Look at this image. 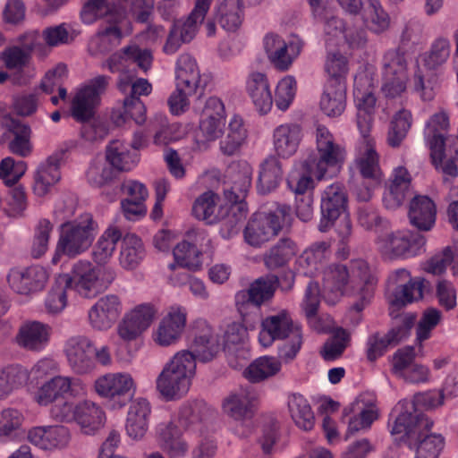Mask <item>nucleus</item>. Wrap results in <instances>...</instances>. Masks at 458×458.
Instances as JSON below:
<instances>
[{"label":"nucleus","instance_id":"obj_7","mask_svg":"<svg viewBox=\"0 0 458 458\" xmlns=\"http://www.w3.org/2000/svg\"><path fill=\"white\" fill-rule=\"evenodd\" d=\"M276 339L284 340L278 347L277 359L281 363L295 360L303 344L301 326L293 322L291 317H266L261 322L259 344L267 348Z\"/></svg>","mask_w":458,"mask_h":458},{"label":"nucleus","instance_id":"obj_43","mask_svg":"<svg viewBox=\"0 0 458 458\" xmlns=\"http://www.w3.org/2000/svg\"><path fill=\"white\" fill-rule=\"evenodd\" d=\"M60 179V158L57 155L50 156L34 173V193L38 197L47 195Z\"/></svg>","mask_w":458,"mask_h":458},{"label":"nucleus","instance_id":"obj_3","mask_svg":"<svg viewBox=\"0 0 458 458\" xmlns=\"http://www.w3.org/2000/svg\"><path fill=\"white\" fill-rule=\"evenodd\" d=\"M196 369L197 363L191 352H177L165 364L156 379L157 392L166 401L182 398L191 386Z\"/></svg>","mask_w":458,"mask_h":458},{"label":"nucleus","instance_id":"obj_46","mask_svg":"<svg viewBox=\"0 0 458 458\" xmlns=\"http://www.w3.org/2000/svg\"><path fill=\"white\" fill-rule=\"evenodd\" d=\"M122 18L103 26L89 42V51L93 55H101L116 47L122 38Z\"/></svg>","mask_w":458,"mask_h":458},{"label":"nucleus","instance_id":"obj_2","mask_svg":"<svg viewBox=\"0 0 458 458\" xmlns=\"http://www.w3.org/2000/svg\"><path fill=\"white\" fill-rule=\"evenodd\" d=\"M207 424L200 418V405L198 403L182 404L169 421L161 422L156 428L159 447L170 458H183L189 450L182 434L202 436Z\"/></svg>","mask_w":458,"mask_h":458},{"label":"nucleus","instance_id":"obj_4","mask_svg":"<svg viewBox=\"0 0 458 458\" xmlns=\"http://www.w3.org/2000/svg\"><path fill=\"white\" fill-rule=\"evenodd\" d=\"M314 137L316 148L305 160V166L318 180L337 175L347 157L344 146L322 124L316 127Z\"/></svg>","mask_w":458,"mask_h":458},{"label":"nucleus","instance_id":"obj_25","mask_svg":"<svg viewBox=\"0 0 458 458\" xmlns=\"http://www.w3.org/2000/svg\"><path fill=\"white\" fill-rule=\"evenodd\" d=\"M390 281L396 284L388 299L392 309H401L422 297L424 280L420 277L411 278L408 270H396L391 275Z\"/></svg>","mask_w":458,"mask_h":458},{"label":"nucleus","instance_id":"obj_22","mask_svg":"<svg viewBox=\"0 0 458 458\" xmlns=\"http://www.w3.org/2000/svg\"><path fill=\"white\" fill-rule=\"evenodd\" d=\"M352 285L360 286V297L351 306V311L360 313L365 311L371 301L377 278L373 275L369 263L363 259H352L347 267Z\"/></svg>","mask_w":458,"mask_h":458},{"label":"nucleus","instance_id":"obj_56","mask_svg":"<svg viewBox=\"0 0 458 458\" xmlns=\"http://www.w3.org/2000/svg\"><path fill=\"white\" fill-rule=\"evenodd\" d=\"M2 123L14 136L9 143L10 150L18 156L28 157L32 151L30 127L9 115L3 118Z\"/></svg>","mask_w":458,"mask_h":458},{"label":"nucleus","instance_id":"obj_53","mask_svg":"<svg viewBox=\"0 0 458 458\" xmlns=\"http://www.w3.org/2000/svg\"><path fill=\"white\" fill-rule=\"evenodd\" d=\"M146 256L143 242L140 237L133 233H127L122 239L119 264L125 270L135 269Z\"/></svg>","mask_w":458,"mask_h":458},{"label":"nucleus","instance_id":"obj_30","mask_svg":"<svg viewBox=\"0 0 458 458\" xmlns=\"http://www.w3.org/2000/svg\"><path fill=\"white\" fill-rule=\"evenodd\" d=\"M53 328L48 324L38 320L22 324L15 335V344L27 351L40 352L50 343Z\"/></svg>","mask_w":458,"mask_h":458},{"label":"nucleus","instance_id":"obj_42","mask_svg":"<svg viewBox=\"0 0 458 458\" xmlns=\"http://www.w3.org/2000/svg\"><path fill=\"white\" fill-rule=\"evenodd\" d=\"M408 216L413 226L420 231H429L436 223V204L428 196H416L410 203Z\"/></svg>","mask_w":458,"mask_h":458},{"label":"nucleus","instance_id":"obj_19","mask_svg":"<svg viewBox=\"0 0 458 458\" xmlns=\"http://www.w3.org/2000/svg\"><path fill=\"white\" fill-rule=\"evenodd\" d=\"M188 335L193 339L191 348L195 360L207 362L223 351L218 334L213 332L204 317H195L190 321Z\"/></svg>","mask_w":458,"mask_h":458},{"label":"nucleus","instance_id":"obj_5","mask_svg":"<svg viewBox=\"0 0 458 458\" xmlns=\"http://www.w3.org/2000/svg\"><path fill=\"white\" fill-rule=\"evenodd\" d=\"M449 120L445 112L433 114L424 129V139L430 149L432 162L443 173L458 175V143L453 138H444Z\"/></svg>","mask_w":458,"mask_h":458},{"label":"nucleus","instance_id":"obj_55","mask_svg":"<svg viewBox=\"0 0 458 458\" xmlns=\"http://www.w3.org/2000/svg\"><path fill=\"white\" fill-rule=\"evenodd\" d=\"M122 238L120 229L108 226L98 239L92 250V259L99 267H107L116 249L117 242Z\"/></svg>","mask_w":458,"mask_h":458},{"label":"nucleus","instance_id":"obj_20","mask_svg":"<svg viewBox=\"0 0 458 458\" xmlns=\"http://www.w3.org/2000/svg\"><path fill=\"white\" fill-rule=\"evenodd\" d=\"M209 244L211 239L205 230L192 229L187 233L186 239L179 242L173 250L174 263L169 265L170 269H174L176 266L188 268L190 270H198L201 267V251L197 245L202 246L204 243Z\"/></svg>","mask_w":458,"mask_h":458},{"label":"nucleus","instance_id":"obj_51","mask_svg":"<svg viewBox=\"0 0 458 458\" xmlns=\"http://www.w3.org/2000/svg\"><path fill=\"white\" fill-rule=\"evenodd\" d=\"M451 267L454 276H458V242L445 247L423 263V269L428 274L441 276Z\"/></svg>","mask_w":458,"mask_h":458},{"label":"nucleus","instance_id":"obj_31","mask_svg":"<svg viewBox=\"0 0 458 458\" xmlns=\"http://www.w3.org/2000/svg\"><path fill=\"white\" fill-rule=\"evenodd\" d=\"M329 257V245L325 242H315L297 257L294 262V270L299 275L314 277L322 274Z\"/></svg>","mask_w":458,"mask_h":458},{"label":"nucleus","instance_id":"obj_15","mask_svg":"<svg viewBox=\"0 0 458 458\" xmlns=\"http://www.w3.org/2000/svg\"><path fill=\"white\" fill-rule=\"evenodd\" d=\"M86 394L87 386L81 378L57 374L38 386L32 398L39 406L52 407L67 396L76 398Z\"/></svg>","mask_w":458,"mask_h":458},{"label":"nucleus","instance_id":"obj_52","mask_svg":"<svg viewBox=\"0 0 458 458\" xmlns=\"http://www.w3.org/2000/svg\"><path fill=\"white\" fill-rule=\"evenodd\" d=\"M243 9L242 0H222L215 9V17L225 30L235 31L242 23Z\"/></svg>","mask_w":458,"mask_h":458},{"label":"nucleus","instance_id":"obj_57","mask_svg":"<svg viewBox=\"0 0 458 458\" xmlns=\"http://www.w3.org/2000/svg\"><path fill=\"white\" fill-rule=\"evenodd\" d=\"M283 176L279 160L275 156H268L259 165L257 188L261 194L276 190Z\"/></svg>","mask_w":458,"mask_h":458},{"label":"nucleus","instance_id":"obj_18","mask_svg":"<svg viewBox=\"0 0 458 458\" xmlns=\"http://www.w3.org/2000/svg\"><path fill=\"white\" fill-rule=\"evenodd\" d=\"M108 82L107 76L98 75L77 89L71 104V113L74 119L84 122L94 115Z\"/></svg>","mask_w":458,"mask_h":458},{"label":"nucleus","instance_id":"obj_14","mask_svg":"<svg viewBox=\"0 0 458 458\" xmlns=\"http://www.w3.org/2000/svg\"><path fill=\"white\" fill-rule=\"evenodd\" d=\"M379 415L376 394L372 392L360 394L343 410V420L346 423L345 439L359 432L369 430Z\"/></svg>","mask_w":458,"mask_h":458},{"label":"nucleus","instance_id":"obj_41","mask_svg":"<svg viewBox=\"0 0 458 458\" xmlns=\"http://www.w3.org/2000/svg\"><path fill=\"white\" fill-rule=\"evenodd\" d=\"M319 107L321 112L329 118L342 115L346 108V82H326Z\"/></svg>","mask_w":458,"mask_h":458},{"label":"nucleus","instance_id":"obj_16","mask_svg":"<svg viewBox=\"0 0 458 458\" xmlns=\"http://www.w3.org/2000/svg\"><path fill=\"white\" fill-rule=\"evenodd\" d=\"M426 239L410 230L387 232L377 237V250L388 259H409L425 251Z\"/></svg>","mask_w":458,"mask_h":458},{"label":"nucleus","instance_id":"obj_10","mask_svg":"<svg viewBox=\"0 0 458 458\" xmlns=\"http://www.w3.org/2000/svg\"><path fill=\"white\" fill-rule=\"evenodd\" d=\"M98 233V222L91 214L84 213L61 225L58 248L68 257L81 255L89 249Z\"/></svg>","mask_w":458,"mask_h":458},{"label":"nucleus","instance_id":"obj_54","mask_svg":"<svg viewBox=\"0 0 458 458\" xmlns=\"http://www.w3.org/2000/svg\"><path fill=\"white\" fill-rule=\"evenodd\" d=\"M106 157L115 170L121 172L131 171L139 161L136 151L119 140L110 142L106 148Z\"/></svg>","mask_w":458,"mask_h":458},{"label":"nucleus","instance_id":"obj_61","mask_svg":"<svg viewBox=\"0 0 458 458\" xmlns=\"http://www.w3.org/2000/svg\"><path fill=\"white\" fill-rule=\"evenodd\" d=\"M247 207L245 203L230 202L227 208V213L225 214L221 221L219 233L225 240L232 239L240 231V227L247 216Z\"/></svg>","mask_w":458,"mask_h":458},{"label":"nucleus","instance_id":"obj_12","mask_svg":"<svg viewBox=\"0 0 458 458\" xmlns=\"http://www.w3.org/2000/svg\"><path fill=\"white\" fill-rule=\"evenodd\" d=\"M138 389L134 377L128 371L106 372L96 377L92 383L93 392L109 403L110 409L124 408Z\"/></svg>","mask_w":458,"mask_h":458},{"label":"nucleus","instance_id":"obj_60","mask_svg":"<svg viewBox=\"0 0 458 458\" xmlns=\"http://www.w3.org/2000/svg\"><path fill=\"white\" fill-rule=\"evenodd\" d=\"M412 125L411 112L402 108L392 116L387 131L386 141L393 148L399 147L406 138Z\"/></svg>","mask_w":458,"mask_h":458},{"label":"nucleus","instance_id":"obj_6","mask_svg":"<svg viewBox=\"0 0 458 458\" xmlns=\"http://www.w3.org/2000/svg\"><path fill=\"white\" fill-rule=\"evenodd\" d=\"M115 278V271L111 267H99L89 260L76 261L70 273L61 275L57 284L73 290L85 298H93L108 288Z\"/></svg>","mask_w":458,"mask_h":458},{"label":"nucleus","instance_id":"obj_50","mask_svg":"<svg viewBox=\"0 0 458 458\" xmlns=\"http://www.w3.org/2000/svg\"><path fill=\"white\" fill-rule=\"evenodd\" d=\"M152 61V54L148 49L131 45L122 53L113 55L107 61V66L112 72H115L124 63L131 62L136 64L142 71L147 72L151 67Z\"/></svg>","mask_w":458,"mask_h":458},{"label":"nucleus","instance_id":"obj_62","mask_svg":"<svg viewBox=\"0 0 458 458\" xmlns=\"http://www.w3.org/2000/svg\"><path fill=\"white\" fill-rule=\"evenodd\" d=\"M450 55V40L440 36L433 40L429 51L420 55V62L428 70H436L447 62Z\"/></svg>","mask_w":458,"mask_h":458},{"label":"nucleus","instance_id":"obj_36","mask_svg":"<svg viewBox=\"0 0 458 458\" xmlns=\"http://www.w3.org/2000/svg\"><path fill=\"white\" fill-rule=\"evenodd\" d=\"M218 335L220 339L222 338V349L229 357L236 354L243 359L247 358L249 352L246 345L248 333L242 317L235 321L226 322L220 328Z\"/></svg>","mask_w":458,"mask_h":458},{"label":"nucleus","instance_id":"obj_21","mask_svg":"<svg viewBox=\"0 0 458 458\" xmlns=\"http://www.w3.org/2000/svg\"><path fill=\"white\" fill-rule=\"evenodd\" d=\"M264 47L274 66L280 71H286L301 55L303 42L296 36L285 40L278 35L269 34L264 38Z\"/></svg>","mask_w":458,"mask_h":458},{"label":"nucleus","instance_id":"obj_13","mask_svg":"<svg viewBox=\"0 0 458 458\" xmlns=\"http://www.w3.org/2000/svg\"><path fill=\"white\" fill-rule=\"evenodd\" d=\"M321 220L319 230L326 232L337 219L336 231L343 241L352 232V224L347 213V194L344 187L338 183L327 186L321 195Z\"/></svg>","mask_w":458,"mask_h":458},{"label":"nucleus","instance_id":"obj_35","mask_svg":"<svg viewBox=\"0 0 458 458\" xmlns=\"http://www.w3.org/2000/svg\"><path fill=\"white\" fill-rule=\"evenodd\" d=\"M325 301L334 305L344 294L345 287L352 284L346 265L332 264L325 267L322 272Z\"/></svg>","mask_w":458,"mask_h":458},{"label":"nucleus","instance_id":"obj_24","mask_svg":"<svg viewBox=\"0 0 458 458\" xmlns=\"http://www.w3.org/2000/svg\"><path fill=\"white\" fill-rule=\"evenodd\" d=\"M277 284L275 276H267L257 279L249 290L238 292L235 295V305L240 315L254 312V310L272 298Z\"/></svg>","mask_w":458,"mask_h":458},{"label":"nucleus","instance_id":"obj_38","mask_svg":"<svg viewBox=\"0 0 458 458\" xmlns=\"http://www.w3.org/2000/svg\"><path fill=\"white\" fill-rule=\"evenodd\" d=\"M354 165L364 178L374 181L380 180L379 157L375 148V140L369 136V133L361 135Z\"/></svg>","mask_w":458,"mask_h":458},{"label":"nucleus","instance_id":"obj_11","mask_svg":"<svg viewBox=\"0 0 458 458\" xmlns=\"http://www.w3.org/2000/svg\"><path fill=\"white\" fill-rule=\"evenodd\" d=\"M256 401V394L248 389L233 392L222 401L221 410L227 419L228 429L240 438L248 437L252 433L250 419Z\"/></svg>","mask_w":458,"mask_h":458},{"label":"nucleus","instance_id":"obj_49","mask_svg":"<svg viewBox=\"0 0 458 458\" xmlns=\"http://www.w3.org/2000/svg\"><path fill=\"white\" fill-rule=\"evenodd\" d=\"M29 383L27 367L13 363L0 368V401L6 400L14 392Z\"/></svg>","mask_w":458,"mask_h":458},{"label":"nucleus","instance_id":"obj_58","mask_svg":"<svg viewBox=\"0 0 458 458\" xmlns=\"http://www.w3.org/2000/svg\"><path fill=\"white\" fill-rule=\"evenodd\" d=\"M288 411L295 425L305 431L315 425V416L308 400L301 394H293L288 398Z\"/></svg>","mask_w":458,"mask_h":458},{"label":"nucleus","instance_id":"obj_17","mask_svg":"<svg viewBox=\"0 0 458 458\" xmlns=\"http://www.w3.org/2000/svg\"><path fill=\"white\" fill-rule=\"evenodd\" d=\"M374 89L375 80L371 71L361 70L355 75L353 98L360 135H367L372 128L377 102Z\"/></svg>","mask_w":458,"mask_h":458},{"label":"nucleus","instance_id":"obj_26","mask_svg":"<svg viewBox=\"0 0 458 458\" xmlns=\"http://www.w3.org/2000/svg\"><path fill=\"white\" fill-rule=\"evenodd\" d=\"M27 439L40 450L55 452L68 446L71 431L62 425L36 426L29 429Z\"/></svg>","mask_w":458,"mask_h":458},{"label":"nucleus","instance_id":"obj_8","mask_svg":"<svg viewBox=\"0 0 458 458\" xmlns=\"http://www.w3.org/2000/svg\"><path fill=\"white\" fill-rule=\"evenodd\" d=\"M49 412L56 421L76 423L81 432L89 436L97 434L106 423V414L103 407L89 399L64 400L54 404Z\"/></svg>","mask_w":458,"mask_h":458},{"label":"nucleus","instance_id":"obj_23","mask_svg":"<svg viewBox=\"0 0 458 458\" xmlns=\"http://www.w3.org/2000/svg\"><path fill=\"white\" fill-rule=\"evenodd\" d=\"M323 39L327 49H334L344 44L351 47H359L366 43L367 33L362 29L346 28L341 18L331 16L323 23Z\"/></svg>","mask_w":458,"mask_h":458},{"label":"nucleus","instance_id":"obj_48","mask_svg":"<svg viewBox=\"0 0 458 458\" xmlns=\"http://www.w3.org/2000/svg\"><path fill=\"white\" fill-rule=\"evenodd\" d=\"M366 30L375 34L386 31L391 24V18L383 7L380 0H363V5L358 13Z\"/></svg>","mask_w":458,"mask_h":458},{"label":"nucleus","instance_id":"obj_27","mask_svg":"<svg viewBox=\"0 0 458 458\" xmlns=\"http://www.w3.org/2000/svg\"><path fill=\"white\" fill-rule=\"evenodd\" d=\"M92 352V342L89 338L81 335L68 338L64 347L68 365L78 375L90 373L95 369Z\"/></svg>","mask_w":458,"mask_h":458},{"label":"nucleus","instance_id":"obj_29","mask_svg":"<svg viewBox=\"0 0 458 458\" xmlns=\"http://www.w3.org/2000/svg\"><path fill=\"white\" fill-rule=\"evenodd\" d=\"M252 167L246 161L234 162L229 165L225 174L226 188L225 198L228 202L243 203L252 180Z\"/></svg>","mask_w":458,"mask_h":458},{"label":"nucleus","instance_id":"obj_1","mask_svg":"<svg viewBox=\"0 0 458 458\" xmlns=\"http://www.w3.org/2000/svg\"><path fill=\"white\" fill-rule=\"evenodd\" d=\"M415 411L414 403L400 401L390 415L389 430L395 442L405 443L415 452L414 458H438L445 447V438L440 434H426L424 429L432 423Z\"/></svg>","mask_w":458,"mask_h":458},{"label":"nucleus","instance_id":"obj_33","mask_svg":"<svg viewBox=\"0 0 458 458\" xmlns=\"http://www.w3.org/2000/svg\"><path fill=\"white\" fill-rule=\"evenodd\" d=\"M303 133L300 125L285 123L276 126L272 133L273 148L281 158H289L298 150Z\"/></svg>","mask_w":458,"mask_h":458},{"label":"nucleus","instance_id":"obj_32","mask_svg":"<svg viewBox=\"0 0 458 458\" xmlns=\"http://www.w3.org/2000/svg\"><path fill=\"white\" fill-rule=\"evenodd\" d=\"M245 89L256 110L267 114L273 106V97L267 75L259 71H251L245 81Z\"/></svg>","mask_w":458,"mask_h":458},{"label":"nucleus","instance_id":"obj_44","mask_svg":"<svg viewBox=\"0 0 458 458\" xmlns=\"http://www.w3.org/2000/svg\"><path fill=\"white\" fill-rule=\"evenodd\" d=\"M46 272L43 268L31 267L24 269H12L8 275L11 288L18 293L28 294L43 286Z\"/></svg>","mask_w":458,"mask_h":458},{"label":"nucleus","instance_id":"obj_39","mask_svg":"<svg viewBox=\"0 0 458 458\" xmlns=\"http://www.w3.org/2000/svg\"><path fill=\"white\" fill-rule=\"evenodd\" d=\"M187 317H162L155 325L152 332V339L159 346L169 347L176 344L182 336L183 332H188L190 321Z\"/></svg>","mask_w":458,"mask_h":458},{"label":"nucleus","instance_id":"obj_63","mask_svg":"<svg viewBox=\"0 0 458 458\" xmlns=\"http://www.w3.org/2000/svg\"><path fill=\"white\" fill-rule=\"evenodd\" d=\"M298 250V246L293 241L282 239L265 255V264L270 269L283 267L296 255Z\"/></svg>","mask_w":458,"mask_h":458},{"label":"nucleus","instance_id":"obj_9","mask_svg":"<svg viewBox=\"0 0 458 458\" xmlns=\"http://www.w3.org/2000/svg\"><path fill=\"white\" fill-rule=\"evenodd\" d=\"M292 216L289 207L278 205L274 209L259 211L251 216L245 226V242L253 247L275 238L281 230L291 225Z\"/></svg>","mask_w":458,"mask_h":458},{"label":"nucleus","instance_id":"obj_64","mask_svg":"<svg viewBox=\"0 0 458 458\" xmlns=\"http://www.w3.org/2000/svg\"><path fill=\"white\" fill-rule=\"evenodd\" d=\"M330 334L332 335L331 338L325 343L320 352L321 356L326 360H335L338 359L343 354L351 340L350 332L341 327H336Z\"/></svg>","mask_w":458,"mask_h":458},{"label":"nucleus","instance_id":"obj_40","mask_svg":"<svg viewBox=\"0 0 458 458\" xmlns=\"http://www.w3.org/2000/svg\"><path fill=\"white\" fill-rule=\"evenodd\" d=\"M411 177L403 166L394 168L389 185L384 193L383 203L387 209L400 208L411 191Z\"/></svg>","mask_w":458,"mask_h":458},{"label":"nucleus","instance_id":"obj_59","mask_svg":"<svg viewBox=\"0 0 458 458\" xmlns=\"http://www.w3.org/2000/svg\"><path fill=\"white\" fill-rule=\"evenodd\" d=\"M281 368V361L276 357L261 356L244 369L243 375L250 382H260L276 375Z\"/></svg>","mask_w":458,"mask_h":458},{"label":"nucleus","instance_id":"obj_28","mask_svg":"<svg viewBox=\"0 0 458 458\" xmlns=\"http://www.w3.org/2000/svg\"><path fill=\"white\" fill-rule=\"evenodd\" d=\"M225 106L220 98L210 97L206 100L200 115L199 130L205 141H215L224 134L225 127Z\"/></svg>","mask_w":458,"mask_h":458},{"label":"nucleus","instance_id":"obj_37","mask_svg":"<svg viewBox=\"0 0 458 458\" xmlns=\"http://www.w3.org/2000/svg\"><path fill=\"white\" fill-rule=\"evenodd\" d=\"M228 204H224L218 194L208 191L200 194L193 202L191 213L198 220L208 225H215L227 213Z\"/></svg>","mask_w":458,"mask_h":458},{"label":"nucleus","instance_id":"obj_34","mask_svg":"<svg viewBox=\"0 0 458 458\" xmlns=\"http://www.w3.org/2000/svg\"><path fill=\"white\" fill-rule=\"evenodd\" d=\"M151 415L150 403L143 397L134 399L127 411L125 431L133 440H140L148 430Z\"/></svg>","mask_w":458,"mask_h":458},{"label":"nucleus","instance_id":"obj_47","mask_svg":"<svg viewBox=\"0 0 458 458\" xmlns=\"http://www.w3.org/2000/svg\"><path fill=\"white\" fill-rule=\"evenodd\" d=\"M248 130L244 120L238 114H233L228 123L225 136L219 142L220 151L225 156L238 154L247 143Z\"/></svg>","mask_w":458,"mask_h":458},{"label":"nucleus","instance_id":"obj_45","mask_svg":"<svg viewBox=\"0 0 458 458\" xmlns=\"http://www.w3.org/2000/svg\"><path fill=\"white\" fill-rule=\"evenodd\" d=\"M213 0H195L193 10L183 19L177 20L173 29L177 30L182 42L191 41L199 31Z\"/></svg>","mask_w":458,"mask_h":458}]
</instances>
